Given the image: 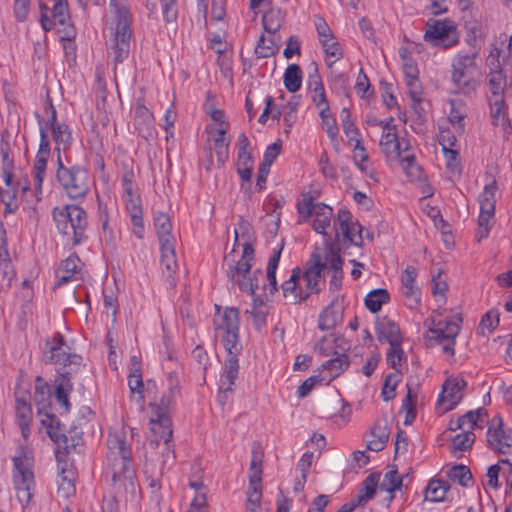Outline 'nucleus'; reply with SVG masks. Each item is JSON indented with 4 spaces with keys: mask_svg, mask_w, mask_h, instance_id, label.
Listing matches in <instances>:
<instances>
[{
    "mask_svg": "<svg viewBox=\"0 0 512 512\" xmlns=\"http://www.w3.org/2000/svg\"><path fill=\"white\" fill-rule=\"evenodd\" d=\"M167 392H165L160 402L157 404H150L152 407H155V412L160 413L162 415H169L171 410L174 408L176 403V397L180 393L179 379L176 373L170 372L167 376Z\"/></svg>",
    "mask_w": 512,
    "mask_h": 512,
    "instance_id": "15",
    "label": "nucleus"
},
{
    "mask_svg": "<svg viewBox=\"0 0 512 512\" xmlns=\"http://www.w3.org/2000/svg\"><path fill=\"white\" fill-rule=\"evenodd\" d=\"M379 145L387 157H401L410 146L408 141L398 138L397 132H382Z\"/></svg>",
    "mask_w": 512,
    "mask_h": 512,
    "instance_id": "18",
    "label": "nucleus"
},
{
    "mask_svg": "<svg viewBox=\"0 0 512 512\" xmlns=\"http://www.w3.org/2000/svg\"><path fill=\"white\" fill-rule=\"evenodd\" d=\"M402 482V477L399 476L397 468L394 467L384 475V479L380 484V489L390 493L389 501H391L394 498L393 493L401 489Z\"/></svg>",
    "mask_w": 512,
    "mask_h": 512,
    "instance_id": "39",
    "label": "nucleus"
},
{
    "mask_svg": "<svg viewBox=\"0 0 512 512\" xmlns=\"http://www.w3.org/2000/svg\"><path fill=\"white\" fill-rule=\"evenodd\" d=\"M224 261L228 267L226 275L233 285H238L241 291L254 295L259 288V277H263V271L256 269L253 275L250 276L252 262L254 261L252 244L249 242L243 244L242 256L239 260L236 261L232 257V252H230L225 256Z\"/></svg>",
    "mask_w": 512,
    "mask_h": 512,
    "instance_id": "2",
    "label": "nucleus"
},
{
    "mask_svg": "<svg viewBox=\"0 0 512 512\" xmlns=\"http://www.w3.org/2000/svg\"><path fill=\"white\" fill-rule=\"evenodd\" d=\"M153 114L146 108L143 101L139 99L135 108V123L137 125H147L152 123Z\"/></svg>",
    "mask_w": 512,
    "mask_h": 512,
    "instance_id": "56",
    "label": "nucleus"
},
{
    "mask_svg": "<svg viewBox=\"0 0 512 512\" xmlns=\"http://www.w3.org/2000/svg\"><path fill=\"white\" fill-rule=\"evenodd\" d=\"M333 354L336 355L335 358L322 364L323 371L321 374L328 382L340 376L349 367V359L345 353L333 351Z\"/></svg>",
    "mask_w": 512,
    "mask_h": 512,
    "instance_id": "21",
    "label": "nucleus"
},
{
    "mask_svg": "<svg viewBox=\"0 0 512 512\" xmlns=\"http://www.w3.org/2000/svg\"><path fill=\"white\" fill-rule=\"evenodd\" d=\"M402 343H398L396 346H389L387 352V361L395 372L400 373L399 367L403 362H406V356L401 348Z\"/></svg>",
    "mask_w": 512,
    "mask_h": 512,
    "instance_id": "50",
    "label": "nucleus"
},
{
    "mask_svg": "<svg viewBox=\"0 0 512 512\" xmlns=\"http://www.w3.org/2000/svg\"><path fill=\"white\" fill-rule=\"evenodd\" d=\"M438 322L447 335L448 340L456 339L461 329L462 318L460 316H456L453 320H439Z\"/></svg>",
    "mask_w": 512,
    "mask_h": 512,
    "instance_id": "53",
    "label": "nucleus"
},
{
    "mask_svg": "<svg viewBox=\"0 0 512 512\" xmlns=\"http://www.w3.org/2000/svg\"><path fill=\"white\" fill-rule=\"evenodd\" d=\"M49 397L50 389L48 384L43 380L41 376H37L35 379L34 400L37 405L38 414H42Z\"/></svg>",
    "mask_w": 512,
    "mask_h": 512,
    "instance_id": "38",
    "label": "nucleus"
},
{
    "mask_svg": "<svg viewBox=\"0 0 512 512\" xmlns=\"http://www.w3.org/2000/svg\"><path fill=\"white\" fill-rule=\"evenodd\" d=\"M312 459H313V453L312 452H305L299 463H298V468L299 470L301 471V476H302V481H299L295 487V489H298V487H300L301 489L304 487V484L306 482V479H307V474H308V471H309V468L312 464Z\"/></svg>",
    "mask_w": 512,
    "mask_h": 512,
    "instance_id": "58",
    "label": "nucleus"
},
{
    "mask_svg": "<svg viewBox=\"0 0 512 512\" xmlns=\"http://www.w3.org/2000/svg\"><path fill=\"white\" fill-rule=\"evenodd\" d=\"M53 218L58 230L63 235H73L74 245H78L86 239L87 214L80 206L66 205L63 208L55 207L53 209Z\"/></svg>",
    "mask_w": 512,
    "mask_h": 512,
    "instance_id": "5",
    "label": "nucleus"
},
{
    "mask_svg": "<svg viewBox=\"0 0 512 512\" xmlns=\"http://www.w3.org/2000/svg\"><path fill=\"white\" fill-rule=\"evenodd\" d=\"M16 417L18 423L31 422L33 418L32 408L29 403V394L19 395L16 393Z\"/></svg>",
    "mask_w": 512,
    "mask_h": 512,
    "instance_id": "37",
    "label": "nucleus"
},
{
    "mask_svg": "<svg viewBox=\"0 0 512 512\" xmlns=\"http://www.w3.org/2000/svg\"><path fill=\"white\" fill-rule=\"evenodd\" d=\"M426 27L424 40L435 47L448 49L459 42L457 27L449 19H429Z\"/></svg>",
    "mask_w": 512,
    "mask_h": 512,
    "instance_id": "8",
    "label": "nucleus"
},
{
    "mask_svg": "<svg viewBox=\"0 0 512 512\" xmlns=\"http://www.w3.org/2000/svg\"><path fill=\"white\" fill-rule=\"evenodd\" d=\"M325 380V377H322V374L319 373L318 375L311 376L307 378L299 387L297 390V394L299 397H306L311 390L314 388V386L317 383H320Z\"/></svg>",
    "mask_w": 512,
    "mask_h": 512,
    "instance_id": "60",
    "label": "nucleus"
},
{
    "mask_svg": "<svg viewBox=\"0 0 512 512\" xmlns=\"http://www.w3.org/2000/svg\"><path fill=\"white\" fill-rule=\"evenodd\" d=\"M449 488L450 484L448 481L431 479L424 491V498L430 502H441L444 500Z\"/></svg>",
    "mask_w": 512,
    "mask_h": 512,
    "instance_id": "27",
    "label": "nucleus"
},
{
    "mask_svg": "<svg viewBox=\"0 0 512 512\" xmlns=\"http://www.w3.org/2000/svg\"><path fill=\"white\" fill-rule=\"evenodd\" d=\"M380 477H381V474L378 472H375V473L369 474L363 480V482L361 484V489L358 493V502H360L361 500H365L366 502H368L369 500H371L374 497V495L376 493V489L379 484Z\"/></svg>",
    "mask_w": 512,
    "mask_h": 512,
    "instance_id": "34",
    "label": "nucleus"
},
{
    "mask_svg": "<svg viewBox=\"0 0 512 512\" xmlns=\"http://www.w3.org/2000/svg\"><path fill=\"white\" fill-rule=\"evenodd\" d=\"M478 51L457 53L451 61V81L459 93L469 95L478 86L479 67L476 62Z\"/></svg>",
    "mask_w": 512,
    "mask_h": 512,
    "instance_id": "3",
    "label": "nucleus"
},
{
    "mask_svg": "<svg viewBox=\"0 0 512 512\" xmlns=\"http://www.w3.org/2000/svg\"><path fill=\"white\" fill-rule=\"evenodd\" d=\"M47 350L44 352L46 363L59 364L64 367L75 364L80 365L82 358L77 354H72L63 335L60 332L54 333L52 338L45 340Z\"/></svg>",
    "mask_w": 512,
    "mask_h": 512,
    "instance_id": "9",
    "label": "nucleus"
},
{
    "mask_svg": "<svg viewBox=\"0 0 512 512\" xmlns=\"http://www.w3.org/2000/svg\"><path fill=\"white\" fill-rule=\"evenodd\" d=\"M57 152L56 178L66 194L73 199L83 198L89 192V174L80 165L65 166L59 148Z\"/></svg>",
    "mask_w": 512,
    "mask_h": 512,
    "instance_id": "4",
    "label": "nucleus"
},
{
    "mask_svg": "<svg viewBox=\"0 0 512 512\" xmlns=\"http://www.w3.org/2000/svg\"><path fill=\"white\" fill-rule=\"evenodd\" d=\"M344 307L339 296L333 298L331 303L320 313L318 328L322 331L332 330L343 320Z\"/></svg>",
    "mask_w": 512,
    "mask_h": 512,
    "instance_id": "17",
    "label": "nucleus"
},
{
    "mask_svg": "<svg viewBox=\"0 0 512 512\" xmlns=\"http://www.w3.org/2000/svg\"><path fill=\"white\" fill-rule=\"evenodd\" d=\"M110 7L116 18V32H131L129 11L124 4H119L115 0H110Z\"/></svg>",
    "mask_w": 512,
    "mask_h": 512,
    "instance_id": "33",
    "label": "nucleus"
},
{
    "mask_svg": "<svg viewBox=\"0 0 512 512\" xmlns=\"http://www.w3.org/2000/svg\"><path fill=\"white\" fill-rule=\"evenodd\" d=\"M222 343L227 352L224 371L221 375L220 392H231L239 372L238 354L242 350L239 343V332H227L221 335Z\"/></svg>",
    "mask_w": 512,
    "mask_h": 512,
    "instance_id": "7",
    "label": "nucleus"
},
{
    "mask_svg": "<svg viewBox=\"0 0 512 512\" xmlns=\"http://www.w3.org/2000/svg\"><path fill=\"white\" fill-rule=\"evenodd\" d=\"M326 268V261L323 260L320 253L313 252L306 263L303 278H323V272Z\"/></svg>",
    "mask_w": 512,
    "mask_h": 512,
    "instance_id": "31",
    "label": "nucleus"
},
{
    "mask_svg": "<svg viewBox=\"0 0 512 512\" xmlns=\"http://www.w3.org/2000/svg\"><path fill=\"white\" fill-rule=\"evenodd\" d=\"M281 148H282V143L280 140H277L276 142L269 145L265 150L263 160L261 163L271 167V165L273 164L275 159L280 154Z\"/></svg>",
    "mask_w": 512,
    "mask_h": 512,
    "instance_id": "63",
    "label": "nucleus"
},
{
    "mask_svg": "<svg viewBox=\"0 0 512 512\" xmlns=\"http://www.w3.org/2000/svg\"><path fill=\"white\" fill-rule=\"evenodd\" d=\"M405 82H406V86L408 88V94L411 97L412 102H413L412 108L417 113H419L418 106L420 105V103L422 101V98H421L422 90H421L419 81H418V79H413V81L406 80Z\"/></svg>",
    "mask_w": 512,
    "mask_h": 512,
    "instance_id": "57",
    "label": "nucleus"
},
{
    "mask_svg": "<svg viewBox=\"0 0 512 512\" xmlns=\"http://www.w3.org/2000/svg\"><path fill=\"white\" fill-rule=\"evenodd\" d=\"M320 42L322 44V47H323L325 53L328 56L335 57L336 60L342 58L343 53H342L339 42L334 41V39H330V38L321 39Z\"/></svg>",
    "mask_w": 512,
    "mask_h": 512,
    "instance_id": "62",
    "label": "nucleus"
},
{
    "mask_svg": "<svg viewBox=\"0 0 512 512\" xmlns=\"http://www.w3.org/2000/svg\"><path fill=\"white\" fill-rule=\"evenodd\" d=\"M508 436L503 430V421L499 416H495L490 421L487 431V442L490 448L497 453L506 454L510 445L507 443Z\"/></svg>",
    "mask_w": 512,
    "mask_h": 512,
    "instance_id": "16",
    "label": "nucleus"
},
{
    "mask_svg": "<svg viewBox=\"0 0 512 512\" xmlns=\"http://www.w3.org/2000/svg\"><path fill=\"white\" fill-rule=\"evenodd\" d=\"M490 109H491V118L492 124L494 126L500 125V120H504V109H505V101L503 97L498 98H490ZM502 124H505L503 121Z\"/></svg>",
    "mask_w": 512,
    "mask_h": 512,
    "instance_id": "52",
    "label": "nucleus"
},
{
    "mask_svg": "<svg viewBox=\"0 0 512 512\" xmlns=\"http://www.w3.org/2000/svg\"><path fill=\"white\" fill-rule=\"evenodd\" d=\"M447 476L451 481L457 482L463 487H468L469 483L472 481L470 469L462 464L451 467L447 472Z\"/></svg>",
    "mask_w": 512,
    "mask_h": 512,
    "instance_id": "40",
    "label": "nucleus"
},
{
    "mask_svg": "<svg viewBox=\"0 0 512 512\" xmlns=\"http://www.w3.org/2000/svg\"><path fill=\"white\" fill-rule=\"evenodd\" d=\"M400 381V373L393 372L389 373L385 377L384 385L381 390V396L384 401L388 402L395 397V389Z\"/></svg>",
    "mask_w": 512,
    "mask_h": 512,
    "instance_id": "46",
    "label": "nucleus"
},
{
    "mask_svg": "<svg viewBox=\"0 0 512 512\" xmlns=\"http://www.w3.org/2000/svg\"><path fill=\"white\" fill-rule=\"evenodd\" d=\"M375 331L379 342H387L389 346H396L403 342V336L399 325L388 316L377 317Z\"/></svg>",
    "mask_w": 512,
    "mask_h": 512,
    "instance_id": "13",
    "label": "nucleus"
},
{
    "mask_svg": "<svg viewBox=\"0 0 512 512\" xmlns=\"http://www.w3.org/2000/svg\"><path fill=\"white\" fill-rule=\"evenodd\" d=\"M466 382L462 379L449 378L442 385V392L438 397L437 405L443 407L442 412H447L456 407L462 400L463 389Z\"/></svg>",
    "mask_w": 512,
    "mask_h": 512,
    "instance_id": "12",
    "label": "nucleus"
},
{
    "mask_svg": "<svg viewBox=\"0 0 512 512\" xmlns=\"http://www.w3.org/2000/svg\"><path fill=\"white\" fill-rule=\"evenodd\" d=\"M372 435L374 439L368 442L367 448L375 452L383 450L389 439V433L387 432L386 427L382 428L379 425H375L372 429Z\"/></svg>",
    "mask_w": 512,
    "mask_h": 512,
    "instance_id": "41",
    "label": "nucleus"
},
{
    "mask_svg": "<svg viewBox=\"0 0 512 512\" xmlns=\"http://www.w3.org/2000/svg\"><path fill=\"white\" fill-rule=\"evenodd\" d=\"M131 32H116L115 44L109 54L115 63L123 62L129 55Z\"/></svg>",
    "mask_w": 512,
    "mask_h": 512,
    "instance_id": "26",
    "label": "nucleus"
},
{
    "mask_svg": "<svg viewBox=\"0 0 512 512\" xmlns=\"http://www.w3.org/2000/svg\"><path fill=\"white\" fill-rule=\"evenodd\" d=\"M54 142L57 144L56 148L60 149V145L63 146V150L69 148L72 136L71 131L66 123H58L50 127Z\"/></svg>",
    "mask_w": 512,
    "mask_h": 512,
    "instance_id": "36",
    "label": "nucleus"
},
{
    "mask_svg": "<svg viewBox=\"0 0 512 512\" xmlns=\"http://www.w3.org/2000/svg\"><path fill=\"white\" fill-rule=\"evenodd\" d=\"M14 473L13 481L16 490V497L22 508L26 507L33 495L34 474L32 471V460L19 448L18 455L13 457Z\"/></svg>",
    "mask_w": 512,
    "mask_h": 512,
    "instance_id": "6",
    "label": "nucleus"
},
{
    "mask_svg": "<svg viewBox=\"0 0 512 512\" xmlns=\"http://www.w3.org/2000/svg\"><path fill=\"white\" fill-rule=\"evenodd\" d=\"M108 469L111 474V485L115 493L133 500L136 497L137 484L135 470L131 459V447L125 435L110 433L107 438Z\"/></svg>",
    "mask_w": 512,
    "mask_h": 512,
    "instance_id": "1",
    "label": "nucleus"
},
{
    "mask_svg": "<svg viewBox=\"0 0 512 512\" xmlns=\"http://www.w3.org/2000/svg\"><path fill=\"white\" fill-rule=\"evenodd\" d=\"M150 431L154 439L149 440V445L155 448L161 441L167 450L172 447L171 438L173 434L172 421L169 415H162L155 412V417L150 419Z\"/></svg>",
    "mask_w": 512,
    "mask_h": 512,
    "instance_id": "11",
    "label": "nucleus"
},
{
    "mask_svg": "<svg viewBox=\"0 0 512 512\" xmlns=\"http://www.w3.org/2000/svg\"><path fill=\"white\" fill-rule=\"evenodd\" d=\"M154 227L160 245L175 243V238L171 234L172 223L168 214L158 212L154 217Z\"/></svg>",
    "mask_w": 512,
    "mask_h": 512,
    "instance_id": "25",
    "label": "nucleus"
},
{
    "mask_svg": "<svg viewBox=\"0 0 512 512\" xmlns=\"http://www.w3.org/2000/svg\"><path fill=\"white\" fill-rule=\"evenodd\" d=\"M214 326L217 332H239V311L237 308H226L221 315L214 318Z\"/></svg>",
    "mask_w": 512,
    "mask_h": 512,
    "instance_id": "22",
    "label": "nucleus"
},
{
    "mask_svg": "<svg viewBox=\"0 0 512 512\" xmlns=\"http://www.w3.org/2000/svg\"><path fill=\"white\" fill-rule=\"evenodd\" d=\"M262 497V486L260 485H250L247 491V504L246 506L255 507L258 509L261 503Z\"/></svg>",
    "mask_w": 512,
    "mask_h": 512,
    "instance_id": "61",
    "label": "nucleus"
},
{
    "mask_svg": "<svg viewBox=\"0 0 512 512\" xmlns=\"http://www.w3.org/2000/svg\"><path fill=\"white\" fill-rule=\"evenodd\" d=\"M390 301V294L384 288H378L370 291L364 300L366 308L372 312L377 313L381 310L383 304Z\"/></svg>",
    "mask_w": 512,
    "mask_h": 512,
    "instance_id": "30",
    "label": "nucleus"
},
{
    "mask_svg": "<svg viewBox=\"0 0 512 512\" xmlns=\"http://www.w3.org/2000/svg\"><path fill=\"white\" fill-rule=\"evenodd\" d=\"M262 456L257 453H253L250 467H249V484L260 485L262 482Z\"/></svg>",
    "mask_w": 512,
    "mask_h": 512,
    "instance_id": "47",
    "label": "nucleus"
},
{
    "mask_svg": "<svg viewBox=\"0 0 512 512\" xmlns=\"http://www.w3.org/2000/svg\"><path fill=\"white\" fill-rule=\"evenodd\" d=\"M362 230L363 227L354 219L349 210L342 208L338 211L337 220L335 221L337 240L342 235L344 242L347 241L352 245L361 246L363 244Z\"/></svg>",
    "mask_w": 512,
    "mask_h": 512,
    "instance_id": "10",
    "label": "nucleus"
},
{
    "mask_svg": "<svg viewBox=\"0 0 512 512\" xmlns=\"http://www.w3.org/2000/svg\"><path fill=\"white\" fill-rule=\"evenodd\" d=\"M488 416L487 410L479 408L475 411H468L456 420V427H449L450 430H470L473 431L475 427H481L478 422L483 423L484 418Z\"/></svg>",
    "mask_w": 512,
    "mask_h": 512,
    "instance_id": "24",
    "label": "nucleus"
},
{
    "mask_svg": "<svg viewBox=\"0 0 512 512\" xmlns=\"http://www.w3.org/2000/svg\"><path fill=\"white\" fill-rule=\"evenodd\" d=\"M319 115L321 117L322 124L326 133L332 140H335L338 134V128L336 126V120L330 113L329 106L322 107L320 109Z\"/></svg>",
    "mask_w": 512,
    "mask_h": 512,
    "instance_id": "49",
    "label": "nucleus"
},
{
    "mask_svg": "<svg viewBox=\"0 0 512 512\" xmlns=\"http://www.w3.org/2000/svg\"><path fill=\"white\" fill-rule=\"evenodd\" d=\"M127 209L130 213V218L133 226V234L139 238L142 239L144 237V224H143V217H142V209L141 207L134 203L132 199L129 203H127Z\"/></svg>",
    "mask_w": 512,
    "mask_h": 512,
    "instance_id": "35",
    "label": "nucleus"
},
{
    "mask_svg": "<svg viewBox=\"0 0 512 512\" xmlns=\"http://www.w3.org/2000/svg\"><path fill=\"white\" fill-rule=\"evenodd\" d=\"M475 441V434L470 430H463L462 433L457 434L452 439V444L455 450L466 451L470 449Z\"/></svg>",
    "mask_w": 512,
    "mask_h": 512,
    "instance_id": "51",
    "label": "nucleus"
},
{
    "mask_svg": "<svg viewBox=\"0 0 512 512\" xmlns=\"http://www.w3.org/2000/svg\"><path fill=\"white\" fill-rule=\"evenodd\" d=\"M50 154L37 152L33 165V181L35 188V203L42 199V184L46 177L47 164Z\"/></svg>",
    "mask_w": 512,
    "mask_h": 512,
    "instance_id": "23",
    "label": "nucleus"
},
{
    "mask_svg": "<svg viewBox=\"0 0 512 512\" xmlns=\"http://www.w3.org/2000/svg\"><path fill=\"white\" fill-rule=\"evenodd\" d=\"M301 278L300 268H294L290 278L284 281L281 285L283 296L289 299L292 303H300L309 298L310 293H303L298 288V282Z\"/></svg>",
    "mask_w": 512,
    "mask_h": 512,
    "instance_id": "19",
    "label": "nucleus"
},
{
    "mask_svg": "<svg viewBox=\"0 0 512 512\" xmlns=\"http://www.w3.org/2000/svg\"><path fill=\"white\" fill-rule=\"evenodd\" d=\"M313 207V198L310 196L304 197L303 200L297 204L300 222L307 220L313 215Z\"/></svg>",
    "mask_w": 512,
    "mask_h": 512,
    "instance_id": "64",
    "label": "nucleus"
},
{
    "mask_svg": "<svg viewBox=\"0 0 512 512\" xmlns=\"http://www.w3.org/2000/svg\"><path fill=\"white\" fill-rule=\"evenodd\" d=\"M488 85L492 94L491 98L503 97L505 77L501 70L489 74Z\"/></svg>",
    "mask_w": 512,
    "mask_h": 512,
    "instance_id": "44",
    "label": "nucleus"
},
{
    "mask_svg": "<svg viewBox=\"0 0 512 512\" xmlns=\"http://www.w3.org/2000/svg\"><path fill=\"white\" fill-rule=\"evenodd\" d=\"M341 121L343 131L350 141H354L361 138L358 128L354 125L353 121L351 120L350 110L346 107H344L341 110Z\"/></svg>",
    "mask_w": 512,
    "mask_h": 512,
    "instance_id": "45",
    "label": "nucleus"
},
{
    "mask_svg": "<svg viewBox=\"0 0 512 512\" xmlns=\"http://www.w3.org/2000/svg\"><path fill=\"white\" fill-rule=\"evenodd\" d=\"M41 423L46 428L47 434L53 442L60 447L68 448V438L65 435V429L54 414L45 413Z\"/></svg>",
    "mask_w": 512,
    "mask_h": 512,
    "instance_id": "20",
    "label": "nucleus"
},
{
    "mask_svg": "<svg viewBox=\"0 0 512 512\" xmlns=\"http://www.w3.org/2000/svg\"><path fill=\"white\" fill-rule=\"evenodd\" d=\"M228 147L229 142L225 139V137L214 138V150L216 152L217 162L219 166L224 165V163L228 160Z\"/></svg>",
    "mask_w": 512,
    "mask_h": 512,
    "instance_id": "54",
    "label": "nucleus"
},
{
    "mask_svg": "<svg viewBox=\"0 0 512 512\" xmlns=\"http://www.w3.org/2000/svg\"><path fill=\"white\" fill-rule=\"evenodd\" d=\"M278 51V45L275 43L273 36L266 39L261 35L255 47V54L258 58H268Z\"/></svg>",
    "mask_w": 512,
    "mask_h": 512,
    "instance_id": "42",
    "label": "nucleus"
},
{
    "mask_svg": "<svg viewBox=\"0 0 512 512\" xmlns=\"http://www.w3.org/2000/svg\"><path fill=\"white\" fill-rule=\"evenodd\" d=\"M499 324V313L496 311H488L484 316L482 317L478 328L477 333L481 334L483 336L489 335L494 331V329Z\"/></svg>",
    "mask_w": 512,
    "mask_h": 512,
    "instance_id": "43",
    "label": "nucleus"
},
{
    "mask_svg": "<svg viewBox=\"0 0 512 512\" xmlns=\"http://www.w3.org/2000/svg\"><path fill=\"white\" fill-rule=\"evenodd\" d=\"M464 118L465 114L452 102L448 119L459 133L464 132Z\"/></svg>",
    "mask_w": 512,
    "mask_h": 512,
    "instance_id": "59",
    "label": "nucleus"
},
{
    "mask_svg": "<svg viewBox=\"0 0 512 512\" xmlns=\"http://www.w3.org/2000/svg\"><path fill=\"white\" fill-rule=\"evenodd\" d=\"M52 8L53 19L61 26H65L70 19L67 0H53Z\"/></svg>",
    "mask_w": 512,
    "mask_h": 512,
    "instance_id": "48",
    "label": "nucleus"
},
{
    "mask_svg": "<svg viewBox=\"0 0 512 512\" xmlns=\"http://www.w3.org/2000/svg\"><path fill=\"white\" fill-rule=\"evenodd\" d=\"M283 81L285 88L289 92H297L301 88L302 84V71L300 66L297 64H290L284 72Z\"/></svg>",
    "mask_w": 512,
    "mask_h": 512,
    "instance_id": "32",
    "label": "nucleus"
},
{
    "mask_svg": "<svg viewBox=\"0 0 512 512\" xmlns=\"http://www.w3.org/2000/svg\"><path fill=\"white\" fill-rule=\"evenodd\" d=\"M161 249V268L165 286L172 289L176 286L177 261L175 255V243L160 245Z\"/></svg>",
    "mask_w": 512,
    "mask_h": 512,
    "instance_id": "14",
    "label": "nucleus"
},
{
    "mask_svg": "<svg viewBox=\"0 0 512 512\" xmlns=\"http://www.w3.org/2000/svg\"><path fill=\"white\" fill-rule=\"evenodd\" d=\"M58 473V494L64 498H68L75 493L74 472L64 466H59Z\"/></svg>",
    "mask_w": 512,
    "mask_h": 512,
    "instance_id": "28",
    "label": "nucleus"
},
{
    "mask_svg": "<svg viewBox=\"0 0 512 512\" xmlns=\"http://www.w3.org/2000/svg\"><path fill=\"white\" fill-rule=\"evenodd\" d=\"M329 256H330V268L332 273H336V271L343 272V260L340 256V246L338 243H328Z\"/></svg>",
    "mask_w": 512,
    "mask_h": 512,
    "instance_id": "55",
    "label": "nucleus"
},
{
    "mask_svg": "<svg viewBox=\"0 0 512 512\" xmlns=\"http://www.w3.org/2000/svg\"><path fill=\"white\" fill-rule=\"evenodd\" d=\"M497 189V182L492 179L490 183L485 185L483 192L479 195L480 210L483 213H495Z\"/></svg>",
    "mask_w": 512,
    "mask_h": 512,
    "instance_id": "29",
    "label": "nucleus"
}]
</instances>
